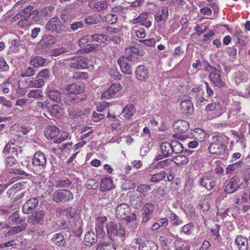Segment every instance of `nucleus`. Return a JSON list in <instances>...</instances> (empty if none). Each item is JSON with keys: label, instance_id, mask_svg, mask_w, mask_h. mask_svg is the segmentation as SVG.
Returning a JSON list of instances; mask_svg holds the SVG:
<instances>
[{"label": "nucleus", "instance_id": "nucleus-1", "mask_svg": "<svg viewBox=\"0 0 250 250\" xmlns=\"http://www.w3.org/2000/svg\"><path fill=\"white\" fill-rule=\"evenodd\" d=\"M228 140V138L223 135L213 136L212 138V142L208 148L209 152L220 155L224 154L227 151Z\"/></svg>", "mask_w": 250, "mask_h": 250}, {"label": "nucleus", "instance_id": "nucleus-2", "mask_svg": "<svg viewBox=\"0 0 250 250\" xmlns=\"http://www.w3.org/2000/svg\"><path fill=\"white\" fill-rule=\"evenodd\" d=\"M131 54L127 58L121 57L118 60V63L120 66L123 73L127 74H132V69L131 66L128 64V61L135 62L137 59L138 56L143 55V51H139V50L135 47H131L129 48Z\"/></svg>", "mask_w": 250, "mask_h": 250}, {"label": "nucleus", "instance_id": "nucleus-3", "mask_svg": "<svg viewBox=\"0 0 250 250\" xmlns=\"http://www.w3.org/2000/svg\"><path fill=\"white\" fill-rule=\"evenodd\" d=\"M131 210V208L127 204H121L116 208V216L118 219L125 220L128 223L134 222L136 220V215Z\"/></svg>", "mask_w": 250, "mask_h": 250}, {"label": "nucleus", "instance_id": "nucleus-4", "mask_svg": "<svg viewBox=\"0 0 250 250\" xmlns=\"http://www.w3.org/2000/svg\"><path fill=\"white\" fill-rule=\"evenodd\" d=\"M106 232L112 240L115 239L116 237L123 238L125 234L123 225L121 223H116L113 221L109 222L106 225Z\"/></svg>", "mask_w": 250, "mask_h": 250}, {"label": "nucleus", "instance_id": "nucleus-5", "mask_svg": "<svg viewBox=\"0 0 250 250\" xmlns=\"http://www.w3.org/2000/svg\"><path fill=\"white\" fill-rule=\"evenodd\" d=\"M7 223L0 222V237H7L14 235L24 230L26 228V224L25 223H23L21 226L14 227H11Z\"/></svg>", "mask_w": 250, "mask_h": 250}, {"label": "nucleus", "instance_id": "nucleus-6", "mask_svg": "<svg viewBox=\"0 0 250 250\" xmlns=\"http://www.w3.org/2000/svg\"><path fill=\"white\" fill-rule=\"evenodd\" d=\"M52 200L57 203H68L74 198L73 194L68 189H58L51 194Z\"/></svg>", "mask_w": 250, "mask_h": 250}, {"label": "nucleus", "instance_id": "nucleus-7", "mask_svg": "<svg viewBox=\"0 0 250 250\" xmlns=\"http://www.w3.org/2000/svg\"><path fill=\"white\" fill-rule=\"evenodd\" d=\"M207 71H210L208 78L215 86L222 87L225 85V82L221 75V71L212 67L209 64L206 68Z\"/></svg>", "mask_w": 250, "mask_h": 250}, {"label": "nucleus", "instance_id": "nucleus-8", "mask_svg": "<svg viewBox=\"0 0 250 250\" xmlns=\"http://www.w3.org/2000/svg\"><path fill=\"white\" fill-rule=\"evenodd\" d=\"M107 218L105 216L98 217L95 222V230L97 235L100 237H103L106 234Z\"/></svg>", "mask_w": 250, "mask_h": 250}, {"label": "nucleus", "instance_id": "nucleus-9", "mask_svg": "<svg viewBox=\"0 0 250 250\" xmlns=\"http://www.w3.org/2000/svg\"><path fill=\"white\" fill-rule=\"evenodd\" d=\"M199 183L201 186L204 187L208 190H210L216 186V181L213 176L206 174L200 179Z\"/></svg>", "mask_w": 250, "mask_h": 250}, {"label": "nucleus", "instance_id": "nucleus-10", "mask_svg": "<svg viewBox=\"0 0 250 250\" xmlns=\"http://www.w3.org/2000/svg\"><path fill=\"white\" fill-rule=\"evenodd\" d=\"M47 160L44 154L41 151H37L34 155L32 164L35 166L42 167L44 169Z\"/></svg>", "mask_w": 250, "mask_h": 250}, {"label": "nucleus", "instance_id": "nucleus-11", "mask_svg": "<svg viewBox=\"0 0 250 250\" xmlns=\"http://www.w3.org/2000/svg\"><path fill=\"white\" fill-rule=\"evenodd\" d=\"M19 151L21 152L22 150L20 147L15 145L14 141H10L5 146L2 150V153L5 155L10 154L18 155Z\"/></svg>", "mask_w": 250, "mask_h": 250}, {"label": "nucleus", "instance_id": "nucleus-12", "mask_svg": "<svg viewBox=\"0 0 250 250\" xmlns=\"http://www.w3.org/2000/svg\"><path fill=\"white\" fill-rule=\"evenodd\" d=\"M64 90L68 94H79L83 92L84 87L83 84L75 83L67 85Z\"/></svg>", "mask_w": 250, "mask_h": 250}, {"label": "nucleus", "instance_id": "nucleus-13", "mask_svg": "<svg viewBox=\"0 0 250 250\" xmlns=\"http://www.w3.org/2000/svg\"><path fill=\"white\" fill-rule=\"evenodd\" d=\"M38 200L37 198H32L28 200L23 205L22 211L25 214L32 212L38 205Z\"/></svg>", "mask_w": 250, "mask_h": 250}, {"label": "nucleus", "instance_id": "nucleus-14", "mask_svg": "<svg viewBox=\"0 0 250 250\" xmlns=\"http://www.w3.org/2000/svg\"><path fill=\"white\" fill-rule=\"evenodd\" d=\"M240 185V179L237 176H234L230 179L225 188L227 193H231L235 191Z\"/></svg>", "mask_w": 250, "mask_h": 250}, {"label": "nucleus", "instance_id": "nucleus-15", "mask_svg": "<svg viewBox=\"0 0 250 250\" xmlns=\"http://www.w3.org/2000/svg\"><path fill=\"white\" fill-rule=\"evenodd\" d=\"M154 209V205L151 203H146L144 205L142 209V222H147L150 219L151 215Z\"/></svg>", "mask_w": 250, "mask_h": 250}, {"label": "nucleus", "instance_id": "nucleus-16", "mask_svg": "<svg viewBox=\"0 0 250 250\" xmlns=\"http://www.w3.org/2000/svg\"><path fill=\"white\" fill-rule=\"evenodd\" d=\"M61 22L58 17L50 19L46 24V29L52 32H58L61 29Z\"/></svg>", "mask_w": 250, "mask_h": 250}, {"label": "nucleus", "instance_id": "nucleus-17", "mask_svg": "<svg viewBox=\"0 0 250 250\" xmlns=\"http://www.w3.org/2000/svg\"><path fill=\"white\" fill-rule=\"evenodd\" d=\"M188 128V123L184 120H178L173 124V129L178 133H185Z\"/></svg>", "mask_w": 250, "mask_h": 250}, {"label": "nucleus", "instance_id": "nucleus-18", "mask_svg": "<svg viewBox=\"0 0 250 250\" xmlns=\"http://www.w3.org/2000/svg\"><path fill=\"white\" fill-rule=\"evenodd\" d=\"M180 109L183 114L190 115L193 113V106L190 100H182L180 103Z\"/></svg>", "mask_w": 250, "mask_h": 250}, {"label": "nucleus", "instance_id": "nucleus-19", "mask_svg": "<svg viewBox=\"0 0 250 250\" xmlns=\"http://www.w3.org/2000/svg\"><path fill=\"white\" fill-rule=\"evenodd\" d=\"M136 77L138 80L145 82L148 78L147 69L144 65H139L136 69Z\"/></svg>", "mask_w": 250, "mask_h": 250}, {"label": "nucleus", "instance_id": "nucleus-20", "mask_svg": "<svg viewBox=\"0 0 250 250\" xmlns=\"http://www.w3.org/2000/svg\"><path fill=\"white\" fill-rule=\"evenodd\" d=\"M235 243L239 250H249L248 239L242 235H238L235 239Z\"/></svg>", "mask_w": 250, "mask_h": 250}, {"label": "nucleus", "instance_id": "nucleus-21", "mask_svg": "<svg viewBox=\"0 0 250 250\" xmlns=\"http://www.w3.org/2000/svg\"><path fill=\"white\" fill-rule=\"evenodd\" d=\"M88 5L91 8L94 9L98 11L104 10L108 7L107 2L105 0L95 1L94 0H91L89 1Z\"/></svg>", "mask_w": 250, "mask_h": 250}, {"label": "nucleus", "instance_id": "nucleus-22", "mask_svg": "<svg viewBox=\"0 0 250 250\" xmlns=\"http://www.w3.org/2000/svg\"><path fill=\"white\" fill-rule=\"evenodd\" d=\"M121 85L119 83L112 84L103 94V96L106 98H110L113 96L121 89Z\"/></svg>", "mask_w": 250, "mask_h": 250}, {"label": "nucleus", "instance_id": "nucleus-23", "mask_svg": "<svg viewBox=\"0 0 250 250\" xmlns=\"http://www.w3.org/2000/svg\"><path fill=\"white\" fill-rule=\"evenodd\" d=\"M44 216V213L43 210L37 211L32 214L28 221L32 224H39L42 221Z\"/></svg>", "mask_w": 250, "mask_h": 250}, {"label": "nucleus", "instance_id": "nucleus-24", "mask_svg": "<svg viewBox=\"0 0 250 250\" xmlns=\"http://www.w3.org/2000/svg\"><path fill=\"white\" fill-rule=\"evenodd\" d=\"M113 188V181L110 177L104 178L101 180L99 188L102 191L109 190Z\"/></svg>", "mask_w": 250, "mask_h": 250}, {"label": "nucleus", "instance_id": "nucleus-25", "mask_svg": "<svg viewBox=\"0 0 250 250\" xmlns=\"http://www.w3.org/2000/svg\"><path fill=\"white\" fill-rule=\"evenodd\" d=\"M59 134V129L54 126L47 127L44 131V135L45 137L48 139H56Z\"/></svg>", "mask_w": 250, "mask_h": 250}, {"label": "nucleus", "instance_id": "nucleus-26", "mask_svg": "<svg viewBox=\"0 0 250 250\" xmlns=\"http://www.w3.org/2000/svg\"><path fill=\"white\" fill-rule=\"evenodd\" d=\"M168 15V9L167 6L163 7L161 10H159L155 15V20L157 22L162 21H166Z\"/></svg>", "mask_w": 250, "mask_h": 250}, {"label": "nucleus", "instance_id": "nucleus-27", "mask_svg": "<svg viewBox=\"0 0 250 250\" xmlns=\"http://www.w3.org/2000/svg\"><path fill=\"white\" fill-rule=\"evenodd\" d=\"M135 112V107L132 104H127L124 108L121 116L126 119H129L133 116Z\"/></svg>", "mask_w": 250, "mask_h": 250}, {"label": "nucleus", "instance_id": "nucleus-28", "mask_svg": "<svg viewBox=\"0 0 250 250\" xmlns=\"http://www.w3.org/2000/svg\"><path fill=\"white\" fill-rule=\"evenodd\" d=\"M23 221V219L20 217L19 212L15 211L14 213L9 216L7 221V223L11 225L20 224Z\"/></svg>", "mask_w": 250, "mask_h": 250}, {"label": "nucleus", "instance_id": "nucleus-29", "mask_svg": "<svg viewBox=\"0 0 250 250\" xmlns=\"http://www.w3.org/2000/svg\"><path fill=\"white\" fill-rule=\"evenodd\" d=\"M87 61V59L81 58L77 62H73L71 67L78 69L87 68L88 66Z\"/></svg>", "mask_w": 250, "mask_h": 250}, {"label": "nucleus", "instance_id": "nucleus-30", "mask_svg": "<svg viewBox=\"0 0 250 250\" xmlns=\"http://www.w3.org/2000/svg\"><path fill=\"white\" fill-rule=\"evenodd\" d=\"M172 163V160L169 159H166L161 161H159L154 165V162L152 163L151 165V167L154 166L153 168L156 169H167L168 168Z\"/></svg>", "mask_w": 250, "mask_h": 250}, {"label": "nucleus", "instance_id": "nucleus-31", "mask_svg": "<svg viewBox=\"0 0 250 250\" xmlns=\"http://www.w3.org/2000/svg\"><path fill=\"white\" fill-rule=\"evenodd\" d=\"M46 61L45 59L38 56L32 58L30 61V63L34 67L38 68L43 66Z\"/></svg>", "mask_w": 250, "mask_h": 250}, {"label": "nucleus", "instance_id": "nucleus-32", "mask_svg": "<svg viewBox=\"0 0 250 250\" xmlns=\"http://www.w3.org/2000/svg\"><path fill=\"white\" fill-rule=\"evenodd\" d=\"M97 235L93 231L87 232L84 236V242L86 245H91L97 242Z\"/></svg>", "mask_w": 250, "mask_h": 250}, {"label": "nucleus", "instance_id": "nucleus-33", "mask_svg": "<svg viewBox=\"0 0 250 250\" xmlns=\"http://www.w3.org/2000/svg\"><path fill=\"white\" fill-rule=\"evenodd\" d=\"M33 7L29 5L25 7L21 12L23 16H26L27 17L33 19L36 16L38 17L39 12L37 10L33 11Z\"/></svg>", "mask_w": 250, "mask_h": 250}, {"label": "nucleus", "instance_id": "nucleus-34", "mask_svg": "<svg viewBox=\"0 0 250 250\" xmlns=\"http://www.w3.org/2000/svg\"><path fill=\"white\" fill-rule=\"evenodd\" d=\"M178 166L187 165L188 162V158L185 155H179L171 159Z\"/></svg>", "mask_w": 250, "mask_h": 250}, {"label": "nucleus", "instance_id": "nucleus-35", "mask_svg": "<svg viewBox=\"0 0 250 250\" xmlns=\"http://www.w3.org/2000/svg\"><path fill=\"white\" fill-rule=\"evenodd\" d=\"M161 151L165 157L168 156L172 154L171 143H163L160 146Z\"/></svg>", "mask_w": 250, "mask_h": 250}, {"label": "nucleus", "instance_id": "nucleus-36", "mask_svg": "<svg viewBox=\"0 0 250 250\" xmlns=\"http://www.w3.org/2000/svg\"><path fill=\"white\" fill-rule=\"evenodd\" d=\"M171 145L172 153L173 152L175 153H180L184 150L182 144L176 140L171 141Z\"/></svg>", "mask_w": 250, "mask_h": 250}, {"label": "nucleus", "instance_id": "nucleus-37", "mask_svg": "<svg viewBox=\"0 0 250 250\" xmlns=\"http://www.w3.org/2000/svg\"><path fill=\"white\" fill-rule=\"evenodd\" d=\"M48 110L52 116L59 117L61 115L62 109L58 104H54L49 106Z\"/></svg>", "mask_w": 250, "mask_h": 250}, {"label": "nucleus", "instance_id": "nucleus-38", "mask_svg": "<svg viewBox=\"0 0 250 250\" xmlns=\"http://www.w3.org/2000/svg\"><path fill=\"white\" fill-rule=\"evenodd\" d=\"M47 95L52 101L55 102H59L61 100V93L57 90H49L47 91Z\"/></svg>", "mask_w": 250, "mask_h": 250}, {"label": "nucleus", "instance_id": "nucleus-39", "mask_svg": "<svg viewBox=\"0 0 250 250\" xmlns=\"http://www.w3.org/2000/svg\"><path fill=\"white\" fill-rule=\"evenodd\" d=\"M195 132V135L196 138L198 139L200 142H204L208 137V133L201 129H196Z\"/></svg>", "mask_w": 250, "mask_h": 250}, {"label": "nucleus", "instance_id": "nucleus-40", "mask_svg": "<svg viewBox=\"0 0 250 250\" xmlns=\"http://www.w3.org/2000/svg\"><path fill=\"white\" fill-rule=\"evenodd\" d=\"M22 188V184L20 183L14 185L7 191V194L9 197L13 196L16 193L20 191Z\"/></svg>", "mask_w": 250, "mask_h": 250}, {"label": "nucleus", "instance_id": "nucleus-41", "mask_svg": "<svg viewBox=\"0 0 250 250\" xmlns=\"http://www.w3.org/2000/svg\"><path fill=\"white\" fill-rule=\"evenodd\" d=\"M53 243L58 246L63 245L65 243L63 235L61 233H57L54 235L52 239Z\"/></svg>", "mask_w": 250, "mask_h": 250}, {"label": "nucleus", "instance_id": "nucleus-42", "mask_svg": "<svg viewBox=\"0 0 250 250\" xmlns=\"http://www.w3.org/2000/svg\"><path fill=\"white\" fill-rule=\"evenodd\" d=\"M166 173L164 171H162L160 172L152 174L151 175L150 182L153 183H157L161 181L166 176Z\"/></svg>", "mask_w": 250, "mask_h": 250}, {"label": "nucleus", "instance_id": "nucleus-43", "mask_svg": "<svg viewBox=\"0 0 250 250\" xmlns=\"http://www.w3.org/2000/svg\"><path fill=\"white\" fill-rule=\"evenodd\" d=\"M194 226L192 223H188L183 226L181 229L180 231L181 233L190 235L193 231Z\"/></svg>", "mask_w": 250, "mask_h": 250}, {"label": "nucleus", "instance_id": "nucleus-44", "mask_svg": "<svg viewBox=\"0 0 250 250\" xmlns=\"http://www.w3.org/2000/svg\"><path fill=\"white\" fill-rule=\"evenodd\" d=\"M31 18L23 16L18 22V25L20 28H23L29 25L31 23Z\"/></svg>", "mask_w": 250, "mask_h": 250}, {"label": "nucleus", "instance_id": "nucleus-45", "mask_svg": "<svg viewBox=\"0 0 250 250\" xmlns=\"http://www.w3.org/2000/svg\"><path fill=\"white\" fill-rule=\"evenodd\" d=\"M37 79L30 82V86L32 87L41 88L44 84V81L42 78H37Z\"/></svg>", "mask_w": 250, "mask_h": 250}, {"label": "nucleus", "instance_id": "nucleus-46", "mask_svg": "<svg viewBox=\"0 0 250 250\" xmlns=\"http://www.w3.org/2000/svg\"><path fill=\"white\" fill-rule=\"evenodd\" d=\"M170 221L172 222L173 226H178L182 225L183 221L182 219L179 218L177 215L174 212H172L169 216Z\"/></svg>", "mask_w": 250, "mask_h": 250}, {"label": "nucleus", "instance_id": "nucleus-47", "mask_svg": "<svg viewBox=\"0 0 250 250\" xmlns=\"http://www.w3.org/2000/svg\"><path fill=\"white\" fill-rule=\"evenodd\" d=\"M243 162L242 161H238L234 164L229 165L226 168V173H231L236 168L240 167L242 166Z\"/></svg>", "mask_w": 250, "mask_h": 250}, {"label": "nucleus", "instance_id": "nucleus-48", "mask_svg": "<svg viewBox=\"0 0 250 250\" xmlns=\"http://www.w3.org/2000/svg\"><path fill=\"white\" fill-rule=\"evenodd\" d=\"M91 41H96L98 42H102L104 41L107 40L108 36L104 34H95L93 35H91Z\"/></svg>", "mask_w": 250, "mask_h": 250}, {"label": "nucleus", "instance_id": "nucleus-49", "mask_svg": "<svg viewBox=\"0 0 250 250\" xmlns=\"http://www.w3.org/2000/svg\"><path fill=\"white\" fill-rule=\"evenodd\" d=\"M71 183V181L68 179H62L56 182V187L58 188H67Z\"/></svg>", "mask_w": 250, "mask_h": 250}, {"label": "nucleus", "instance_id": "nucleus-50", "mask_svg": "<svg viewBox=\"0 0 250 250\" xmlns=\"http://www.w3.org/2000/svg\"><path fill=\"white\" fill-rule=\"evenodd\" d=\"M97 250H116L112 243H103L99 245Z\"/></svg>", "mask_w": 250, "mask_h": 250}, {"label": "nucleus", "instance_id": "nucleus-51", "mask_svg": "<svg viewBox=\"0 0 250 250\" xmlns=\"http://www.w3.org/2000/svg\"><path fill=\"white\" fill-rule=\"evenodd\" d=\"M99 184L98 181L93 179H88L85 183V186L88 189H97L98 187Z\"/></svg>", "mask_w": 250, "mask_h": 250}, {"label": "nucleus", "instance_id": "nucleus-52", "mask_svg": "<svg viewBox=\"0 0 250 250\" xmlns=\"http://www.w3.org/2000/svg\"><path fill=\"white\" fill-rule=\"evenodd\" d=\"M99 22L100 19L96 16H91L85 19V22L89 25L97 24Z\"/></svg>", "mask_w": 250, "mask_h": 250}, {"label": "nucleus", "instance_id": "nucleus-53", "mask_svg": "<svg viewBox=\"0 0 250 250\" xmlns=\"http://www.w3.org/2000/svg\"><path fill=\"white\" fill-rule=\"evenodd\" d=\"M42 91L39 89H34L27 93V97L28 98H39L42 97Z\"/></svg>", "mask_w": 250, "mask_h": 250}, {"label": "nucleus", "instance_id": "nucleus-54", "mask_svg": "<svg viewBox=\"0 0 250 250\" xmlns=\"http://www.w3.org/2000/svg\"><path fill=\"white\" fill-rule=\"evenodd\" d=\"M150 186L146 184H143L139 186L137 188V191L144 195L146 193L150 190Z\"/></svg>", "mask_w": 250, "mask_h": 250}, {"label": "nucleus", "instance_id": "nucleus-55", "mask_svg": "<svg viewBox=\"0 0 250 250\" xmlns=\"http://www.w3.org/2000/svg\"><path fill=\"white\" fill-rule=\"evenodd\" d=\"M221 109L220 104L219 103H213L208 104L206 107L207 111H219Z\"/></svg>", "mask_w": 250, "mask_h": 250}, {"label": "nucleus", "instance_id": "nucleus-56", "mask_svg": "<svg viewBox=\"0 0 250 250\" xmlns=\"http://www.w3.org/2000/svg\"><path fill=\"white\" fill-rule=\"evenodd\" d=\"M134 34L139 38L143 39L146 36V32L143 28L134 27Z\"/></svg>", "mask_w": 250, "mask_h": 250}, {"label": "nucleus", "instance_id": "nucleus-57", "mask_svg": "<svg viewBox=\"0 0 250 250\" xmlns=\"http://www.w3.org/2000/svg\"><path fill=\"white\" fill-rule=\"evenodd\" d=\"M50 76V72L48 69H44L38 73L37 78H43L45 80L48 79Z\"/></svg>", "mask_w": 250, "mask_h": 250}, {"label": "nucleus", "instance_id": "nucleus-58", "mask_svg": "<svg viewBox=\"0 0 250 250\" xmlns=\"http://www.w3.org/2000/svg\"><path fill=\"white\" fill-rule=\"evenodd\" d=\"M105 19L106 21L110 24L116 23L118 20L117 15L114 14L107 15Z\"/></svg>", "mask_w": 250, "mask_h": 250}, {"label": "nucleus", "instance_id": "nucleus-59", "mask_svg": "<svg viewBox=\"0 0 250 250\" xmlns=\"http://www.w3.org/2000/svg\"><path fill=\"white\" fill-rule=\"evenodd\" d=\"M16 163L17 161L13 156H9L5 158V164L7 167H12Z\"/></svg>", "mask_w": 250, "mask_h": 250}, {"label": "nucleus", "instance_id": "nucleus-60", "mask_svg": "<svg viewBox=\"0 0 250 250\" xmlns=\"http://www.w3.org/2000/svg\"><path fill=\"white\" fill-rule=\"evenodd\" d=\"M148 18V16L146 13H143L139 15L137 18L133 21V23L135 24L140 22H143L146 21Z\"/></svg>", "mask_w": 250, "mask_h": 250}, {"label": "nucleus", "instance_id": "nucleus-61", "mask_svg": "<svg viewBox=\"0 0 250 250\" xmlns=\"http://www.w3.org/2000/svg\"><path fill=\"white\" fill-rule=\"evenodd\" d=\"M35 73V70L34 68L31 67H28L25 72L22 73L21 75L22 77H27L33 76Z\"/></svg>", "mask_w": 250, "mask_h": 250}, {"label": "nucleus", "instance_id": "nucleus-62", "mask_svg": "<svg viewBox=\"0 0 250 250\" xmlns=\"http://www.w3.org/2000/svg\"><path fill=\"white\" fill-rule=\"evenodd\" d=\"M247 77L245 74L240 72H237L235 74V81L236 83H240L246 81Z\"/></svg>", "mask_w": 250, "mask_h": 250}, {"label": "nucleus", "instance_id": "nucleus-63", "mask_svg": "<svg viewBox=\"0 0 250 250\" xmlns=\"http://www.w3.org/2000/svg\"><path fill=\"white\" fill-rule=\"evenodd\" d=\"M76 214V211L75 208L72 207H69L66 210L65 215L68 218H73Z\"/></svg>", "mask_w": 250, "mask_h": 250}, {"label": "nucleus", "instance_id": "nucleus-64", "mask_svg": "<svg viewBox=\"0 0 250 250\" xmlns=\"http://www.w3.org/2000/svg\"><path fill=\"white\" fill-rule=\"evenodd\" d=\"M104 117V115L103 114L94 112L92 116V120L95 122H98L103 119Z\"/></svg>", "mask_w": 250, "mask_h": 250}]
</instances>
